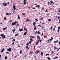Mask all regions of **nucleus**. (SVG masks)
<instances>
[{"label":"nucleus","instance_id":"30","mask_svg":"<svg viewBox=\"0 0 60 60\" xmlns=\"http://www.w3.org/2000/svg\"><path fill=\"white\" fill-rule=\"evenodd\" d=\"M35 20L36 21V22H37L38 21V19H37L36 18L35 19Z\"/></svg>","mask_w":60,"mask_h":60},{"label":"nucleus","instance_id":"24","mask_svg":"<svg viewBox=\"0 0 60 60\" xmlns=\"http://www.w3.org/2000/svg\"><path fill=\"white\" fill-rule=\"evenodd\" d=\"M34 26V30H36V26H35V25Z\"/></svg>","mask_w":60,"mask_h":60},{"label":"nucleus","instance_id":"47","mask_svg":"<svg viewBox=\"0 0 60 60\" xmlns=\"http://www.w3.org/2000/svg\"><path fill=\"white\" fill-rule=\"evenodd\" d=\"M47 58L48 59H49V60H50V58H49V57H48Z\"/></svg>","mask_w":60,"mask_h":60},{"label":"nucleus","instance_id":"64","mask_svg":"<svg viewBox=\"0 0 60 60\" xmlns=\"http://www.w3.org/2000/svg\"><path fill=\"white\" fill-rule=\"evenodd\" d=\"M18 21H15V23H18Z\"/></svg>","mask_w":60,"mask_h":60},{"label":"nucleus","instance_id":"62","mask_svg":"<svg viewBox=\"0 0 60 60\" xmlns=\"http://www.w3.org/2000/svg\"><path fill=\"white\" fill-rule=\"evenodd\" d=\"M52 54H53L54 53V52H53V51L52 52Z\"/></svg>","mask_w":60,"mask_h":60},{"label":"nucleus","instance_id":"44","mask_svg":"<svg viewBox=\"0 0 60 60\" xmlns=\"http://www.w3.org/2000/svg\"><path fill=\"white\" fill-rule=\"evenodd\" d=\"M46 56H49V54L48 53V54H46Z\"/></svg>","mask_w":60,"mask_h":60},{"label":"nucleus","instance_id":"56","mask_svg":"<svg viewBox=\"0 0 60 60\" xmlns=\"http://www.w3.org/2000/svg\"><path fill=\"white\" fill-rule=\"evenodd\" d=\"M53 31H55V28H53Z\"/></svg>","mask_w":60,"mask_h":60},{"label":"nucleus","instance_id":"21","mask_svg":"<svg viewBox=\"0 0 60 60\" xmlns=\"http://www.w3.org/2000/svg\"><path fill=\"white\" fill-rule=\"evenodd\" d=\"M30 41H33V40L32 39V38H30Z\"/></svg>","mask_w":60,"mask_h":60},{"label":"nucleus","instance_id":"15","mask_svg":"<svg viewBox=\"0 0 60 60\" xmlns=\"http://www.w3.org/2000/svg\"><path fill=\"white\" fill-rule=\"evenodd\" d=\"M4 59L5 60H6V59H7V56H5L4 57Z\"/></svg>","mask_w":60,"mask_h":60},{"label":"nucleus","instance_id":"18","mask_svg":"<svg viewBox=\"0 0 60 60\" xmlns=\"http://www.w3.org/2000/svg\"><path fill=\"white\" fill-rule=\"evenodd\" d=\"M27 34V32H25L23 34L24 35H26V34Z\"/></svg>","mask_w":60,"mask_h":60},{"label":"nucleus","instance_id":"11","mask_svg":"<svg viewBox=\"0 0 60 60\" xmlns=\"http://www.w3.org/2000/svg\"><path fill=\"white\" fill-rule=\"evenodd\" d=\"M26 0H24V1L23 2V3L24 4V5H25L26 4Z\"/></svg>","mask_w":60,"mask_h":60},{"label":"nucleus","instance_id":"34","mask_svg":"<svg viewBox=\"0 0 60 60\" xmlns=\"http://www.w3.org/2000/svg\"><path fill=\"white\" fill-rule=\"evenodd\" d=\"M37 34H40V31H38L37 32Z\"/></svg>","mask_w":60,"mask_h":60},{"label":"nucleus","instance_id":"29","mask_svg":"<svg viewBox=\"0 0 60 60\" xmlns=\"http://www.w3.org/2000/svg\"><path fill=\"white\" fill-rule=\"evenodd\" d=\"M26 45L27 46H28V45H29V43L28 42H27L26 44Z\"/></svg>","mask_w":60,"mask_h":60},{"label":"nucleus","instance_id":"31","mask_svg":"<svg viewBox=\"0 0 60 60\" xmlns=\"http://www.w3.org/2000/svg\"><path fill=\"white\" fill-rule=\"evenodd\" d=\"M12 31H13V32H14L15 31V29H14V30H12Z\"/></svg>","mask_w":60,"mask_h":60},{"label":"nucleus","instance_id":"60","mask_svg":"<svg viewBox=\"0 0 60 60\" xmlns=\"http://www.w3.org/2000/svg\"><path fill=\"white\" fill-rule=\"evenodd\" d=\"M37 32H38V31H36V32H35V33H37Z\"/></svg>","mask_w":60,"mask_h":60},{"label":"nucleus","instance_id":"43","mask_svg":"<svg viewBox=\"0 0 60 60\" xmlns=\"http://www.w3.org/2000/svg\"><path fill=\"white\" fill-rule=\"evenodd\" d=\"M31 37H32V38H34V36H31Z\"/></svg>","mask_w":60,"mask_h":60},{"label":"nucleus","instance_id":"61","mask_svg":"<svg viewBox=\"0 0 60 60\" xmlns=\"http://www.w3.org/2000/svg\"><path fill=\"white\" fill-rule=\"evenodd\" d=\"M37 53H39V51H37Z\"/></svg>","mask_w":60,"mask_h":60},{"label":"nucleus","instance_id":"28","mask_svg":"<svg viewBox=\"0 0 60 60\" xmlns=\"http://www.w3.org/2000/svg\"><path fill=\"white\" fill-rule=\"evenodd\" d=\"M37 7L38 8H39L40 7V6L39 5H38L37 6Z\"/></svg>","mask_w":60,"mask_h":60},{"label":"nucleus","instance_id":"26","mask_svg":"<svg viewBox=\"0 0 60 60\" xmlns=\"http://www.w3.org/2000/svg\"><path fill=\"white\" fill-rule=\"evenodd\" d=\"M41 56H42V55H43V52H41Z\"/></svg>","mask_w":60,"mask_h":60},{"label":"nucleus","instance_id":"12","mask_svg":"<svg viewBox=\"0 0 60 60\" xmlns=\"http://www.w3.org/2000/svg\"><path fill=\"white\" fill-rule=\"evenodd\" d=\"M56 49H57V48L56 47L54 46V49L55 50H56Z\"/></svg>","mask_w":60,"mask_h":60},{"label":"nucleus","instance_id":"46","mask_svg":"<svg viewBox=\"0 0 60 60\" xmlns=\"http://www.w3.org/2000/svg\"><path fill=\"white\" fill-rule=\"evenodd\" d=\"M42 27V29H44V28H45V27L44 26H43V27Z\"/></svg>","mask_w":60,"mask_h":60},{"label":"nucleus","instance_id":"16","mask_svg":"<svg viewBox=\"0 0 60 60\" xmlns=\"http://www.w3.org/2000/svg\"><path fill=\"white\" fill-rule=\"evenodd\" d=\"M38 26H40V27H43V26H42L40 25H38Z\"/></svg>","mask_w":60,"mask_h":60},{"label":"nucleus","instance_id":"19","mask_svg":"<svg viewBox=\"0 0 60 60\" xmlns=\"http://www.w3.org/2000/svg\"><path fill=\"white\" fill-rule=\"evenodd\" d=\"M22 15H23V16H24V15H26V14L24 13H22Z\"/></svg>","mask_w":60,"mask_h":60},{"label":"nucleus","instance_id":"25","mask_svg":"<svg viewBox=\"0 0 60 60\" xmlns=\"http://www.w3.org/2000/svg\"><path fill=\"white\" fill-rule=\"evenodd\" d=\"M22 51L21 50H20V52H19V53L20 54H21V53H22Z\"/></svg>","mask_w":60,"mask_h":60},{"label":"nucleus","instance_id":"54","mask_svg":"<svg viewBox=\"0 0 60 60\" xmlns=\"http://www.w3.org/2000/svg\"><path fill=\"white\" fill-rule=\"evenodd\" d=\"M18 34H16L15 35V36H18Z\"/></svg>","mask_w":60,"mask_h":60},{"label":"nucleus","instance_id":"41","mask_svg":"<svg viewBox=\"0 0 60 60\" xmlns=\"http://www.w3.org/2000/svg\"><path fill=\"white\" fill-rule=\"evenodd\" d=\"M43 35V32L41 35V36H42V35Z\"/></svg>","mask_w":60,"mask_h":60},{"label":"nucleus","instance_id":"42","mask_svg":"<svg viewBox=\"0 0 60 60\" xmlns=\"http://www.w3.org/2000/svg\"><path fill=\"white\" fill-rule=\"evenodd\" d=\"M58 29H60V27L59 26L58 27Z\"/></svg>","mask_w":60,"mask_h":60},{"label":"nucleus","instance_id":"40","mask_svg":"<svg viewBox=\"0 0 60 60\" xmlns=\"http://www.w3.org/2000/svg\"><path fill=\"white\" fill-rule=\"evenodd\" d=\"M44 38H47V36H45V35H44Z\"/></svg>","mask_w":60,"mask_h":60},{"label":"nucleus","instance_id":"3","mask_svg":"<svg viewBox=\"0 0 60 60\" xmlns=\"http://www.w3.org/2000/svg\"><path fill=\"white\" fill-rule=\"evenodd\" d=\"M40 39H39L38 41H37V42L36 43V45H37L39 43V41H40Z\"/></svg>","mask_w":60,"mask_h":60},{"label":"nucleus","instance_id":"39","mask_svg":"<svg viewBox=\"0 0 60 60\" xmlns=\"http://www.w3.org/2000/svg\"><path fill=\"white\" fill-rule=\"evenodd\" d=\"M4 19L5 20H6V18L5 17L4 18Z\"/></svg>","mask_w":60,"mask_h":60},{"label":"nucleus","instance_id":"55","mask_svg":"<svg viewBox=\"0 0 60 60\" xmlns=\"http://www.w3.org/2000/svg\"><path fill=\"white\" fill-rule=\"evenodd\" d=\"M59 21H60V22H58V24H60V20L59 19Z\"/></svg>","mask_w":60,"mask_h":60},{"label":"nucleus","instance_id":"37","mask_svg":"<svg viewBox=\"0 0 60 60\" xmlns=\"http://www.w3.org/2000/svg\"><path fill=\"white\" fill-rule=\"evenodd\" d=\"M8 15H11V13H8Z\"/></svg>","mask_w":60,"mask_h":60},{"label":"nucleus","instance_id":"9","mask_svg":"<svg viewBox=\"0 0 60 60\" xmlns=\"http://www.w3.org/2000/svg\"><path fill=\"white\" fill-rule=\"evenodd\" d=\"M14 25H15V22H13L12 24V26H14Z\"/></svg>","mask_w":60,"mask_h":60},{"label":"nucleus","instance_id":"59","mask_svg":"<svg viewBox=\"0 0 60 60\" xmlns=\"http://www.w3.org/2000/svg\"><path fill=\"white\" fill-rule=\"evenodd\" d=\"M51 39L52 40H53V38L52 37H51Z\"/></svg>","mask_w":60,"mask_h":60},{"label":"nucleus","instance_id":"7","mask_svg":"<svg viewBox=\"0 0 60 60\" xmlns=\"http://www.w3.org/2000/svg\"><path fill=\"white\" fill-rule=\"evenodd\" d=\"M37 38L38 39H40V36H39L38 35L37 36Z\"/></svg>","mask_w":60,"mask_h":60},{"label":"nucleus","instance_id":"50","mask_svg":"<svg viewBox=\"0 0 60 60\" xmlns=\"http://www.w3.org/2000/svg\"><path fill=\"white\" fill-rule=\"evenodd\" d=\"M6 54H9V52H6Z\"/></svg>","mask_w":60,"mask_h":60},{"label":"nucleus","instance_id":"49","mask_svg":"<svg viewBox=\"0 0 60 60\" xmlns=\"http://www.w3.org/2000/svg\"><path fill=\"white\" fill-rule=\"evenodd\" d=\"M60 49V48H59L57 49V50H59V49Z\"/></svg>","mask_w":60,"mask_h":60},{"label":"nucleus","instance_id":"58","mask_svg":"<svg viewBox=\"0 0 60 60\" xmlns=\"http://www.w3.org/2000/svg\"><path fill=\"white\" fill-rule=\"evenodd\" d=\"M31 41H29V43H30V44H31Z\"/></svg>","mask_w":60,"mask_h":60},{"label":"nucleus","instance_id":"32","mask_svg":"<svg viewBox=\"0 0 60 60\" xmlns=\"http://www.w3.org/2000/svg\"><path fill=\"white\" fill-rule=\"evenodd\" d=\"M58 58V57H54V59H57V58Z\"/></svg>","mask_w":60,"mask_h":60},{"label":"nucleus","instance_id":"36","mask_svg":"<svg viewBox=\"0 0 60 60\" xmlns=\"http://www.w3.org/2000/svg\"><path fill=\"white\" fill-rule=\"evenodd\" d=\"M8 22H12V21L11 20L10 21H8Z\"/></svg>","mask_w":60,"mask_h":60},{"label":"nucleus","instance_id":"8","mask_svg":"<svg viewBox=\"0 0 60 60\" xmlns=\"http://www.w3.org/2000/svg\"><path fill=\"white\" fill-rule=\"evenodd\" d=\"M13 8L14 10H15V6L14 5V4H13Z\"/></svg>","mask_w":60,"mask_h":60},{"label":"nucleus","instance_id":"22","mask_svg":"<svg viewBox=\"0 0 60 60\" xmlns=\"http://www.w3.org/2000/svg\"><path fill=\"white\" fill-rule=\"evenodd\" d=\"M53 29V26H51V28H50V30H52Z\"/></svg>","mask_w":60,"mask_h":60},{"label":"nucleus","instance_id":"2","mask_svg":"<svg viewBox=\"0 0 60 60\" xmlns=\"http://www.w3.org/2000/svg\"><path fill=\"white\" fill-rule=\"evenodd\" d=\"M7 50L8 51H9V52H10L11 51V48L10 47L9 49H8Z\"/></svg>","mask_w":60,"mask_h":60},{"label":"nucleus","instance_id":"51","mask_svg":"<svg viewBox=\"0 0 60 60\" xmlns=\"http://www.w3.org/2000/svg\"><path fill=\"white\" fill-rule=\"evenodd\" d=\"M19 23H18L17 25L16 26H19Z\"/></svg>","mask_w":60,"mask_h":60},{"label":"nucleus","instance_id":"63","mask_svg":"<svg viewBox=\"0 0 60 60\" xmlns=\"http://www.w3.org/2000/svg\"><path fill=\"white\" fill-rule=\"evenodd\" d=\"M29 20H28V19H27L26 20V21H28V22H29Z\"/></svg>","mask_w":60,"mask_h":60},{"label":"nucleus","instance_id":"53","mask_svg":"<svg viewBox=\"0 0 60 60\" xmlns=\"http://www.w3.org/2000/svg\"><path fill=\"white\" fill-rule=\"evenodd\" d=\"M45 12H48V10H46L45 11Z\"/></svg>","mask_w":60,"mask_h":60},{"label":"nucleus","instance_id":"27","mask_svg":"<svg viewBox=\"0 0 60 60\" xmlns=\"http://www.w3.org/2000/svg\"><path fill=\"white\" fill-rule=\"evenodd\" d=\"M40 19L41 20H42L43 19V18H40Z\"/></svg>","mask_w":60,"mask_h":60},{"label":"nucleus","instance_id":"4","mask_svg":"<svg viewBox=\"0 0 60 60\" xmlns=\"http://www.w3.org/2000/svg\"><path fill=\"white\" fill-rule=\"evenodd\" d=\"M3 5L4 6H7V3H4L3 4Z\"/></svg>","mask_w":60,"mask_h":60},{"label":"nucleus","instance_id":"57","mask_svg":"<svg viewBox=\"0 0 60 60\" xmlns=\"http://www.w3.org/2000/svg\"><path fill=\"white\" fill-rule=\"evenodd\" d=\"M35 4L36 5V6L37 7V4Z\"/></svg>","mask_w":60,"mask_h":60},{"label":"nucleus","instance_id":"38","mask_svg":"<svg viewBox=\"0 0 60 60\" xmlns=\"http://www.w3.org/2000/svg\"><path fill=\"white\" fill-rule=\"evenodd\" d=\"M51 19H48V21H51Z\"/></svg>","mask_w":60,"mask_h":60},{"label":"nucleus","instance_id":"13","mask_svg":"<svg viewBox=\"0 0 60 60\" xmlns=\"http://www.w3.org/2000/svg\"><path fill=\"white\" fill-rule=\"evenodd\" d=\"M19 31H20V32H21V31H23V29H19Z\"/></svg>","mask_w":60,"mask_h":60},{"label":"nucleus","instance_id":"5","mask_svg":"<svg viewBox=\"0 0 60 60\" xmlns=\"http://www.w3.org/2000/svg\"><path fill=\"white\" fill-rule=\"evenodd\" d=\"M24 30H25V31H26V32H27V29H26V27H25L24 28Z\"/></svg>","mask_w":60,"mask_h":60},{"label":"nucleus","instance_id":"35","mask_svg":"<svg viewBox=\"0 0 60 60\" xmlns=\"http://www.w3.org/2000/svg\"><path fill=\"white\" fill-rule=\"evenodd\" d=\"M48 43H49V40H47Z\"/></svg>","mask_w":60,"mask_h":60},{"label":"nucleus","instance_id":"10","mask_svg":"<svg viewBox=\"0 0 60 60\" xmlns=\"http://www.w3.org/2000/svg\"><path fill=\"white\" fill-rule=\"evenodd\" d=\"M26 0H24V1L23 2V3L24 4V5H25L26 4Z\"/></svg>","mask_w":60,"mask_h":60},{"label":"nucleus","instance_id":"6","mask_svg":"<svg viewBox=\"0 0 60 60\" xmlns=\"http://www.w3.org/2000/svg\"><path fill=\"white\" fill-rule=\"evenodd\" d=\"M4 48L2 49L1 51V53H3V52H4Z\"/></svg>","mask_w":60,"mask_h":60},{"label":"nucleus","instance_id":"17","mask_svg":"<svg viewBox=\"0 0 60 60\" xmlns=\"http://www.w3.org/2000/svg\"><path fill=\"white\" fill-rule=\"evenodd\" d=\"M7 29V27H6L5 28H3V30H5V29Z\"/></svg>","mask_w":60,"mask_h":60},{"label":"nucleus","instance_id":"14","mask_svg":"<svg viewBox=\"0 0 60 60\" xmlns=\"http://www.w3.org/2000/svg\"><path fill=\"white\" fill-rule=\"evenodd\" d=\"M33 26H35V25H36V23L35 22H34L33 23Z\"/></svg>","mask_w":60,"mask_h":60},{"label":"nucleus","instance_id":"45","mask_svg":"<svg viewBox=\"0 0 60 60\" xmlns=\"http://www.w3.org/2000/svg\"><path fill=\"white\" fill-rule=\"evenodd\" d=\"M59 31H60L59 30H57V32H58V33H59Z\"/></svg>","mask_w":60,"mask_h":60},{"label":"nucleus","instance_id":"1","mask_svg":"<svg viewBox=\"0 0 60 60\" xmlns=\"http://www.w3.org/2000/svg\"><path fill=\"white\" fill-rule=\"evenodd\" d=\"M1 36H2V38H5V36L3 34H2L0 35Z\"/></svg>","mask_w":60,"mask_h":60},{"label":"nucleus","instance_id":"23","mask_svg":"<svg viewBox=\"0 0 60 60\" xmlns=\"http://www.w3.org/2000/svg\"><path fill=\"white\" fill-rule=\"evenodd\" d=\"M29 48V47H28V46H26V49H29V48Z\"/></svg>","mask_w":60,"mask_h":60},{"label":"nucleus","instance_id":"52","mask_svg":"<svg viewBox=\"0 0 60 60\" xmlns=\"http://www.w3.org/2000/svg\"><path fill=\"white\" fill-rule=\"evenodd\" d=\"M15 41V39H13L12 40V41Z\"/></svg>","mask_w":60,"mask_h":60},{"label":"nucleus","instance_id":"48","mask_svg":"<svg viewBox=\"0 0 60 60\" xmlns=\"http://www.w3.org/2000/svg\"><path fill=\"white\" fill-rule=\"evenodd\" d=\"M58 19H60V16H59H59H58Z\"/></svg>","mask_w":60,"mask_h":60},{"label":"nucleus","instance_id":"33","mask_svg":"<svg viewBox=\"0 0 60 60\" xmlns=\"http://www.w3.org/2000/svg\"><path fill=\"white\" fill-rule=\"evenodd\" d=\"M6 15H8V13H5Z\"/></svg>","mask_w":60,"mask_h":60},{"label":"nucleus","instance_id":"20","mask_svg":"<svg viewBox=\"0 0 60 60\" xmlns=\"http://www.w3.org/2000/svg\"><path fill=\"white\" fill-rule=\"evenodd\" d=\"M18 19H20V17H19V15L18 16Z\"/></svg>","mask_w":60,"mask_h":60}]
</instances>
